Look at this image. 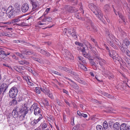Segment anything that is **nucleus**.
<instances>
[{
  "label": "nucleus",
  "mask_w": 130,
  "mask_h": 130,
  "mask_svg": "<svg viewBox=\"0 0 130 130\" xmlns=\"http://www.w3.org/2000/svg\"><path fill=\"white\" fill-rule=\"evenodd\" d=\"M123 43L125 44V46H127V45H129L130 44V41H129L128 39H125L124 40Z\"/></svg>",
  "instance_id": "7c9ffc66"
},
{
  "label": "nucleus",
  "mask_w": 130,
  "mask_h": 130,
  "mask_svg": "<svg viewBox=\"0 0 130 130\" xmlns=\"http://www.w3.org/2000/svg\"><path fill=\"white\" fill-rule=\"evenodd\" d=\"M126 53L128 56L130 57V52L128 50L126 51Z\"/></svg>",
  "instance_id": "0e129e2a"
},
{
  "label": "nucleus",
  "mask_w": 130,
  "mask_h": 130,
  "mask_svg": "<svg viewBox=\"0 0 130 130\" xmlns=\"http://www.w3.org/2000/svg\"><path fill=\"white\" fill-rule=\"evenodd\" d=\"M97 130H103L102 127L99 125H98L96 127Z\"/></svg>",
  "instance_id": "37998d69"
},
{
  "label": "nucleus",
  "mask_w": 130,
  "mask_h": 130,
  "mask_svg": "<svg viewBox=\"0 0 130 130\" xmlns=\"http://www.w3.org/2000/svg\"><path fill=\"white\" fill-rule=\"evenodd\" d=\"M26 115L23 114H22L21 115H19V119L20 120L22 121L23 120L25 117V116Z\"/></svg>",
  "instance_id": "a19ab883"
},
{
  "label": "nucleus",
  "mask_w": 130,
  "mask_h": 130,
  "mask_svg": "<svg viewBox=\"0 0 130 130\" xmlns=\"http://www.w3.org/2000/svg\"><path fill=\"white\" fill-rule=\"evenodd\" d=\"M107 75L108 76V78L109 79H111V78H114L113 75L110 73V72Z\"/></svg>",
  "instance_id": "ea45409f"
},
{
  "label": "nucleus",
  "mask_w": 130,
  "mask_h": 130,
  "mask_svg": "<svg viewBox=\"0 0 130 130\" xmlns=\"http://www.w3.org/2000/svg\"><path fill=\"white\" fill-rule=\"evenodd\" d=\"M48 24L47 22H46L43 19L41 21H39L38 23V25H45Z\"/></svg>",
  "instance_id": "bb28decb"
},
{
  "label": "nucleus",
  "mask_w": 130,
  "mask_h": 130,
  "mask_svg": "<svg viewBox=\"0 0 130 130\" xmlns=\"http://www.w3.org/2000/svg\"><path fill=\"white\" fill-rule=\"evenodd\" d=\"M108 52L109 56L112 58L114 61L116 62L117 61L121 64V62H122V58L118 56L117 53H116L115 51L112 50V54L109 51H108Z\"/></svg>",
  "instance_id": "f03ea898"
},
{
  "label": "nucleus",
  "mask_w": 130,
  "mask_h": 130,
  "mask_svg": "<svg viewBox=\"0 0 130 130\" xmlns=\"http://www.w3.org/2000/svg\"><path fill=\"white\" fill-rule=\"evenodd\" d=\"M20 21V20L19 18H15L13 19L11 21V22L12 23H15L17 22Z\"/></svg>",
  "instance_id": "c9c22d12"
},
{
  "label": "nucleus",
  "mask_w": 130,
  "mask_h": 130,
  "mask_svg": "<svg viewBox=\"0 0 130 130\" xmlns=\"http://www.w3.org/2000/svg\"><path fill=\"white\" fill-rule=\"evenodd\" d=\"M22 98L21 96H19L18 97V98L17 99V101L18 102H20L22 100Z\"/></svg>",
  "instance_id": "13d9d810"
},
{
  "label": "nucleus",
  "mask_w": 130,
  "mask_h": 130,
  "mask_svg": "<svg viewBox=\"0 0 130 130\" xmlns=\"http://www.w3.org/2000/svg\"><path fill=\"white\" fill-rule=\"evenodd\" d=\"M28 110L27 107L25 106V105L21 107L20 108H19V112L20 113L26 115L28 112Z\"/></svg>",
  "instance_id": "423d86ee"
},
{
  "label": "nucleus",
  "mask_w": 130,
  "mask_h": 130,
  "mask_svg": "<svg viewBox=\"0 0 130 130\" xmlns=\"http://www.w3.org/2000/svg\"><path fill=\"white\" fill-rule=\"evenodd\" d=\"M113 110V108L112 107H109L106 110V112H107L109 113L112 112V111Z\"/></svg>",
  "instance_id": "79ce46f5"
},
{
  "label": "nucleus",
  "mask_w": 130,
  "mask_h": 130,
  "mask_svg": "<svg viewBox=\"0 0 130 130\" xmlns=\"http://www.w3.org/2000/svg\"><path fill=\"white\" fill-rule=\"evenodd\" d=\"M30 58L34 60L39 62H41V61L39 59L34 57L33 56H31Z\"/></svg>",
  "instance_id": "72a5a7b5"
},
{
  "label": "nucleus",
  "mask_w": 130,
  "mask_h": 130,
  "mask_svg": "<svg viewBox=\"0 0 130 130\" xmlns=\"http://www.w3.org/2000/svg\"><path fill=\"white\" fill-rule=\"evenodd\" d=\"M81 116L83 117L84 118H86L87 117V114L82 113V115Z\"/></svg>",
  "instance_id": "69168bd1"
},
{
  "label": "nucleus",
  "mask_w": 130,
  "mask_h": 130,
  "mask_svg": "<svg viewBox=\"0 0 130 130\" xmlns=\"http://www.w3.org/2000/svg\"><path fill=\"white\" fill-rule=\"evenodd\" d=\"M29 8L28 5L26 3H25L22 5L21 9L23 12L25 13L28 10Z\"/></svg>",
  "instance_id": "f8f14e48"
},
{
  "label": "nucleus",
  "mask_w": 130,
  "mask_h": 130,
  "mask_svg": "<svg viewBox=\"0 0 130 130\" xmlns=\"http://www.w3.org/2000/svg\"><path fill=\"white\" fill-rule=\"evenodd\" d=\"M102 94L104 96H105L107 97H108L109 98H110V97H109L110 95L109 94H108V93H106L104 92Z\"/></svg>",
  "instance_id": "603ef678"
},
{
  "label": "nucleus",
  "mask_w": 130,
  "mask_h": 130,
  "mask_svg": "<svg viewBox=\"0 0 130 130\" xmlns=\"http://www.w3.org/2000/svg\"><path fill=\"white\" fill-rule=\"evenodd\" d=\"M102 72L103 74L104 75H107L109 72L107 70L105 69H103L102 71Z\"/></svg>",
  "instance_id": "58836bf2"
},
{
  "label": "nucleus",
  "mask_w": 130,
  "mask_h": 130,
  "mask_svg": "<svg viewBox=\"0 0 130 130\" xmlns=\"http://www.w3.org/2000/svg\"><path fill=\"white\" fill-rule=\"evenodd\" d=\"M68 30H67V29L65 28L64 29V30H63V33L64 35H65L66 34H67V32H68Z\"/></svg>",
  "instance_id": "e2e57ef3"
},
{
  "label": "nucleus",
  "mask_w": 130,
  "mask_h": 130,
  "mask_svg": "<svg viewBox=\"0 0 130 130\" xmlns=\"http://www.w3.org/2000/svg\"><path fill=\"white\" fill-rule=\"evenodd\" d=\"M104 9L106 12H109L110 10V7L109 4L106 5L104 6Z\"/></svg>",
  "instance_id": "5701e85b"
},
{
  "label": "nucleus",
  "mask_w": 130,
  "mask_h": 130,
  "mask_svg": "<svg viewBox=\"0 0 130 130\" xmlns=\"http://www.w3.org/2000/svg\"><path fill=\"white\" fill-rule=\"evenodd\" d=\"M126 61L127 64L129 65H130V59H127L126 60Z\"/></svg>",
  "instance_id": "4d7b16f0"
},
{
  "label": "nucleus",
  "mask_w": 130,
  "mask_h": 130,
  "mask_svg": "<svg viewBox=\"0 0 130 130\" xmlns=\"http://www.w3.org/2000/svg\"><path fill=\"white\" fill-rule=\"evenodd\" d=\"M127 126L126 124L125 123L122 124L120 126V130H127Z\"/></svg>",
  "instance_id": "4be33fe9"
},
{
  "label": "nucleus",
  "mask_w": 130,
  "mask_h": 130,
  "mask_svg": "<svg viewBox=\"0 0 130 130\" xmlns=\"http://www.w3.org/2000/svg\"><path fill=\"white\" fill-rule=\"evenodd\" d=\"M78 58L79 59L78 61L79 62V64L83 63V64H85L87 63L85 59L82 57L80 56H78Z\"/></svg>",
  "instance_id": "2eb2a0df"
},
{
  "label": "nucleus",
  "mask_w": 130,
  "mask_h": 130,
  "mask_svg": "<svg viewBox=\"0 0 130 130\" xmlns=\"http://www.w3.org/2000/svg\"><path fill=\"white\" fill-rule=\"evenodd\" d=\"M103 126L105 129H106L107 128L108 125L106 121H105L104 122L103 124Z\"/></svg>",
  "instance_id": "f704fd0d"
},
{
  "label": "nucleus",
  "mask_w": 130,
  "mask_h": 130,
  "mask_svg": "<svg viewBox=\"0 0 130 130\" xmlns=\"http://www.w3.org/2000/svg\"><path fill=\"white\" fill-rule=\"evenodd\" d=\"M91 27L89 26H87V28L88 30L90 31H93L94 32L97 31V29L95 26L94 25L93 23H91L90 24Z\"/></svg>",
  "instance_id": "9d476101"
},
{
  "label": "nucleus",
  "mask_w": 130,
  "mask_h": 130,
  "mask_svg": "<svg viewBox=\"0 0 130 130\" xmlns=\"http://www.w3.org/2000/svg\"><path fill=\"white\" fill-rule=\"evenodd\" d=\"M94 56H95L96 58L99 60H101V58L99 57L97 53H96V54H95Z\"/></svg>",
  "instance_id": "09e8293b"
},
{
  "label": "nucleus",
  "mask_w": 130,
  "mask_h": 130,
  "mask_svg": "<svg viewBox=\"0 0 130 130\" xmlns=\"http://www.w3.org/2000/svg\"><path fill=\"white\" fill-rule=\"evenodd\" d=\"M75 44L77 45H78L79 46H81L82 45V43H80L79 42H75Z\"/></svg>",
  "instance_id": "6e6d98bb"
},
{
  "label": "nucleus",
  "mask_w": 130,
  "mask_h": 130,
  "mask_svg": "<svg viewBox=\"0 0 130 130\" xmlns=\"http://www.w3.org/2000/svg\"><path fill=\"white\" fill-rule=\"evenodd\" d=\"M89 7L93 13L98 17L99 19L102 22H104L103 18V14L101 10L99 9L96 5L91 4L89 6Z\"/></svg>",
  "instance_id": "f257e3e1"
},
{
  "label": "nucleus",
  "mask_w": 130,
  "mask_h": 130,
  "mask_svg": "<svg viewBox=\"0 0 130 130\" xmlns=\"http://www.w3.org/2000/svg\"><path fill=\"white\" fill-rule=\"evenodd\" d=\"M47 125L45 123H44L42 125V128H45L46 127Z\"/></svg>",
  "instance_id": "bf43d9fd"
},
{
  "label": "nucleus",
  "mask_w": 130,
  "mask_h": 130,
  "mask_svg": "<svg viewBox=\"0 0 130 130\" xmlns=\"http://www.w3.org/2000/svg\"><path fill=\"white\" fill-rule=\"evenodd\" d=\"M64 8L66 10L71 12H76L78 10L77 9L75 8V7L70 6H65Z\"/></svg>",
  "instance_id": "0eeeda50"
},
{
  "label": "nucleus",
  "mask_w": 130,
  "mask_h": 130,
  "mask_svg": "<svg viewBox=\"0 0 130 130\" xmlns=\"http://www.w3.org/2000/svg\"><path fill=\"white\" fill-rule=\"evenodd\" d=\"M44 18L43 19V21H44L48 23V22H51L52 20V19L49 16H46L45 15L44 16Z\"/></svg>",
  "instance_id": "f3484780"
},
{
  "label": "nucleus",
  "mask_w": 130,
  "mask_h": 130,
  "mask_svg": "<svg viewBox=\"0 0 130 130\" xmlns=\"http://www.w3.org/2000/svg\"><path fill=\"white\" fill-rule=\"evenodd\" d=\"M18 92L17 89L13 87L10 89L9 93V95L10 98L15 99L16 98Z\"/></svg>",
  "instance_id": "7ed1b4c3"
},
{
  "label": "nucleus",
  "mask_w": 130,
  "mask_h": 130,
  "mask_svg": "<svg viewBox=\"0 0 130 130\" xmlns=\"http://www.w3.org/2000/svg\"><path fill=\"white\" fill-rule=\"evenodd\" d=\"M68 33L74 39L77 38V36L75 33V31L73 28L69 29L68 31Z\"/></svg>",
  "instance_id": "1a4fd4ad"
},
{
  "label": "nucleus",
  "mask_w": 130,
  "mask_h": 130,
  "mask_svg": "<svg viewBox=\"0 0 130 130\" xmlns=\"http://www.w3.org/2000/svg\"><path fill=\"white\" fill-rule=\"evenodd\" d=\"M41 53L47 56H49L51 55V54L49 52L42 50H41Z\"/></svg>",
  "instance_id": "393cba45"
},
{
  "label": "nucleus",
  "mask_w": 130,
  "mask_h": 130,
  "mask_svg": "<svg viewBox=\"0 0 130 130\" xmlns=\"http://www.w3.org/2000/svg\"><path fill=\"white\" fill-rule=\"evenodd\" d=\"M5 13V12H3L2 11H0V16H3Z\"/></svg>",
  "instance_id": "680f3d73"
},
{
  "label": "nucleus",
  "mask_w": 130,
  "mask_h": 130,
  "mask_svg": "<svg viewBox=\"0 0 130 130\" xmlns=\"http://www.w3.org/2000/svg\"><path fill=\"white\" fill-rule=\"evenodd\" d=\"M42 118V116L40 115V117H39L38 119H34V120L32 121L30 123L31 125L34 126L41 120Z\"/></svg>",
  "instance_id": "ddd939ff"
},
{
  "label": "nucleus",
  "mask_w": 130,
  "mask_h": 130,
  "mask_svg": "<svg viewBox=\"0 0 130 130\" xmlns=\"http://www.w3.org/2000/svg\"><path fill=\"white\" fill-rule=\"evenodd\" d=\"M117 13L119 15V17L122 19L124 22H125L124 21V17L123 16L122 14H121L120 12H117Z\"/></svg>",
  "instance_id": "e433bc0d"
},
{
  "label": "nucleus",
  "mask_w": 130,
  "mask_h": 130,
  "mask_svg": "<svg viewBox=\"0 0 130 130\" xmlns=\"http://www.w3.org/2000/svg\"><path fill=\"white\" fill-rule=\"evenodd\" d=\"M19 107H16L14 108L12 112V115L14 118H16L18 117L20 115V112L19 111Z\"/></svg>",
  "instance_id": "6e6552de"
},
{
  "label": "nucleus",
  "mask_w": 130,
  "mask_h": 130,
  "mask_svg": "<svg viewBox=\"0 0 130 130\" xmlns=\"http://www.w3.org/2000/svg\"><path fill=\"white\" fill-rule=\"evenodd\" d=\"M31 108H33L34 109V114L36 116H38L40 117V115L42 116L41 114V110L38 107L34 105H32L31 107Z\"/></svg>",
  "instance_id": "39448f33"
},
{
  "label": "nucleus",
  "mask_w": 130,
  "mask_h": 130,
  "mask_svg": "<svg viewBox=\"0 0 130 130\" xmlns=\"http://www.w3.org/2000/svg\"><path fill=\"white\" fill-rule=\"evenodd\" d=\"M122 47H121V50L123 52H125V51H126V49L127 48V46L124 45L123 44H122Z\"/></svg>",
  "instance_id": "c756f323"
},
{
  "label": "nucleus",
  "mask_w": 130,
  "mask_h": 130,
  "mask_svg": "<svg viewBox=\"0 0 130 130\" xmlns=\"http://www.w3.org/2000/svg\"><path fill=\"white\" fill-rule=\"evenodd\" d=\"M63 70L64 71H65L67 72H69L70 71V70L69 69L64 67V68Z\"/></svg>",
  "instance_id": "8fccbe9b"
},
{
  "label": "nucleus",
  "mask_w": 130,
  "mask_h": 130,
  "mask_svg": "<svg viewBox=\"0 0 130 130\" xmlns=\"http://www.w3.org/2000/svg\"><path fill=\"white\" fill-rule=\"evenodd\" d=\"M47 95L50 98H52L53 95L51 93H49L48 94H47Z\"/></svg>",
  "instance_id": "338daca9"
},
{
  "label": "nucleus",
  "mask_w": 130,
  "mask_h": 130,
  "mask_svg": "<svg viewBox=\"0 0 130 130\" xmlns=\"http://www.w3.org/2000/svg\"><path fill=\"white\" fill-rule=\"evenodd\" d=\"M114 130H119L120 128V124L118 122L115 123L113 126Z\"/></svg>",
  "instance_id": "a211bd4d"
},
{
  "label": "nucleus",
  "mask_w": 130,
  "mask_h": 130,
  "mask_svg": "<svg viewBox=\"0 0 130 130\" xmlns=\"http://www.w3.org/2000/svg\"><path fill=\"white\" fill-rule=\"evenodd\" d=\"M91 60L90 62V63L91 65L95 66V63L93 61Z\"/></svg>",
  "instance_id": "052dcab7"
},
{
  "label": "nucleus",
  "mask_w": 130,
  "mask_h": 130,
  "mask_svg": "<svg viewBox=\"0 0 130 130\" xmlns=\"http://www.w3.org/2000/svg\"><path fill=\"white\" fill-rule=\"evenodd\" d=\"M56 101L57 104L58 105L60 106H61V102L58 100V99H56Z\"/></svg>",
  "instance_id": "864d4df0"
},
{
  "label": "nucleus",
  "mask_w": 130,
  "mask_h": 130,
  "mask_svg": "<svg viewBox=\"0 0 130 130\" xmlns=\"http://www.w3.org/2000/svg\"><path fill=\"white\" fill-rule=\"evenodd\" d=\"M19 26H28V25L24 22H22L20 24H18Z\"/></svg>",
  "instance_id": "c03bdc74"
},
{
  "label": "nucleus",
  "mask_w": 130,
  "mask_h": 130,
  "mask_svg": "<svg viewBox=\"0 0 130 130\" xmlns=\"http://www.w3.org/2000/svg\"><path fill=\"white\" fill-rule=\"evenodd\" d=\"M14 12H15V13L16 14H18L20 13L21 11L20 7L18 6V7L15 8Z\"/></svg>",
  "instance_id": "c85d7f7f"
},
{
  "label": "nucleus",
  "mask_w": 130,
  "mask_h": 130,
  "mask_svg": "<svg viewBox=\"0 0 130 130\" xmlns=\"http://www.w3.org/2000/svg\"><path fill=\"white\" fill-rule=\"evenodd\" d=\"M1 54L5 56H7L10 54V53L9 52H6V51L2 50V49L1 50Z\"/></svg>",
  "instance_id": "cd10ccee"
},
{
  "label": "nucleus",
  "mask_w": 130,
  "mask_h": 130,
  "mask_svg": "<svg viewBox=\"0 0 130 130\" xmlns=\"http://www.w3.org/2000/svg\"><path fill=\"white\" fill-rule=\"evenodd\" d=\"M68 83L70 85L71 87H72L74 89H78L79 88L78 86V85L75 83L72 84H70L69 82H68Z\"/></svg>",
  "instance_id": "b1692460"
},
{
  "label": "nucleus",
  "mask_w": 130,
  "mask_h": 130,
  "mask_svg": "<svg viewBox=\"0 0 130 130\" xmlns=\"http://www.w3.org/2000/svg\"><path fill=\"white\" fill-rule=\"evenodd\" d=\"M78 67L80 68L83 70L85 71L87 70V68L85 67V64L83 63H80L78 65Z\"/></svg>",
  "instance_id": "a878e982"
},
{
  "label": "nucleus",
  "mask_w": 130,
  "mask_h": 130,
  "mask_svg": "<svg viewBox=\"0 0 130 130\" xmlns=\"http://www.w3.org/2000/svg\"><path fill=\"white\" fill-rule=\"evenodd\" d=\"M31 1V3L32 4V6H33V8L32 9H34L37 6V4H36L35 3L33 2L32 0H30Z\"/></svg>",
  "instance_id": "4c0bfd02"
},
{
  "label": "nucleus",
  "mask_w": 130,
  "mask_h": 130,
  "mask_svg": "<svg viewBox=\"0 0 130 130\" xmlns=\"http://www.w3.org/2000/svg\"><path fill=\"white\" fill-rule=\"evenodd\" d=\"M80 48V51L82 52L83 53V52H85V50L88 48V47L85 44L83 45V44L81 46Z\"/></svg>",
  "instance_id": "412c9836"
},
{
  "label": "nucleus",
  "mask_w": 130,
  "mask_h": 130,
  "mask_svg": "<svg viewBox=\"0 0 130 130\" xmlns=\"http://www.w3.org/2000/svg\"><path fill=\"white\" fill-rule=\"evenodd\" d=\"M99 63L100 66H102L106 63V62L104 60H102L99 61Z\"/></svg>",
  "instance_id": "473e14b6"
},
{
  "label": "nucleus",
  "mask_w": 130,
  "mask_h": 130,
  "mask_svg": "<svg viewBox=\"0 0 130 130\" xmlns=\"http://www.w3.org/2000/svg\"><path fill=\"white\" fill-rule=\"evenodd\" d=\"M12 104H13L14 105H16L17 103V101L15 99H13L11 101Z\"/></svg>",
  "instance_id": "a18cd8bd"
},
{
  "label": "nucleus",
  "mask_w": 130,
  "mask_h": 130,
  "mask_svg": "<svg viewBox=\"0 0 130 130\" xmlns=\"http://www.w3.org/2000/svg\"><path fill=\"white\" fill-rule=\"evenodd\" d=\"M15 54L17 56H18L20 57L22 59H25L26 58V57L24 56L25 54H24V53H21L19 52H16L15 53Z\"/></svg>",
  "instance_id": "aec40b11"
},
{
  "label": "nucleus",
  "mask_w": 130,
  "mask_h": 130,
  "mask_svg": "<svg viewBox=\"0 0 130 130\" xmlns=\"http://www.w3.org/2000/svg\"><path fill=\"white\" fill-rule=\"evenodd\" d=\"M79 83L83 84H85V81L81 79L80 80V81L79 82Z\"/></svg>",
  "instance_id": "774afa93"
},
{
  "label": "nucleus",
  "mask_w": 130,
  "mask_h": 130,
  "mask_svg": "<svg viewBox=\"0 0 130 130\" xmlns=\"http://www.w3.org/2000/svg\"><path fill=\"white\" fill-rule=\"evenodd\" d=\"M1 35H0V36H3L9 37H11L12 35L11 33L9 32H2L1 33Z\"/></svg>",
  "instance_id": "dca6fc26"
},
{
  "label": "nucleus",
  "mask_w": 130,
  "mask_h": 130,
  "mask_svg": "<svg viewBox=\"0 0 130 130\" xmlns=\"http://www.w3.org/2000/svg\"><path fill=\"white\" fill-rule=\"evenodd\" d=\"M6 93L5 92H4V91L2 90V89L0 88V96L1 95H3L4 93Z\"/></svg>",
  "instance_id": "de8ad7c7"
},
{
  "label": "nucleus",
  "mask_w": 130,
  "mask_h": 130,
  "mask_svg": "<svg viewBox=\"0 0 130 130\" xmlns=\"http://www.w3.org/2000/svg\"><path fill=\"white\" fill-rule=\"evenodd\" d=\"M30 50H25L23 51V52L24 53L25 55H27V54L28 53Z\"/></svg>",
  "instance_id": "49530a36"
},
{
  "label": "nucleus",
  "mask_w": 130,
  "mask_h": 130,
  "mask_svg": "<svg viewBox=\"0 0 130 130\" xmlns=\"http://www.w3.org/2000/svg\"><path fill=\"white\" fill-rule=\"evenodd\" d=\"M83 54L84 57L88 59L89 60H93V59H91L90 55L89 54L87 53L86 52H83Z\"/></svg>",
  "instance_id": "6ab92c4d"
},
{
  "label": "nucleus",
  "mask_w": 130,
  "mask_h": 130,
  "mask_svg": "<svg viewBox=\"0 0 130 130\" xmlns=\"http://www.w3.org/2000/svg\"><path fill=\"white\" fill-rule=\"evenodd\" d=\"M36 92L38 94H40V91L38 87H36Z\"/></svg>",
  "instance_id": "3c124183"
},
{
  "label": "nucleus",
  "mask_w": 130,
  "mask_h": 130,
  "mask_svg": "<svg viewBox=\"0 0 130 130\" xmlns=\"http://www.w3.org/2000/svg\"><path fill=\"white\" fill-rule=\"evenodd\" d=\"M64 51L65 54V57H66V59H72V55L68 51L67 49H64Z\"/></svg>",
  "instance_id": "9b49d317"
},
{
  "label": "nucleus",
  "mask_w": 130,
  "mask_h": 130,
  "mask_svg": "<svg viewBox=\"0 0 130 130\" xmlns=\"http://www.w3.org/2000/svg\"><path fill=\"white\" fill-rule=\"evenodd\" d=\"M8 87V85H7L6 83H3L1 85L0 87V88H1L4 92H5L6 93L7 89Z\"/></svg>",
  "instance_id": "4468645a"
},
{
  "label": "nucleus",
  "mask_w": 130,
  "mask_h": 130,
  "mask_svg": "<svg viewBox=\"0 0 130 130\" xmlns=\"http://www.w3.org/2000/svg\"><path fill=\"white\" fill-rule=\"evenodd\" d=\"M33 55L36 57H37V53L34 52H33L31 51L30 50L28 53L27 54V55Z\"/></svg>",
  "instance_id": "2f4dec72"
},
{
  "label": "nucleus",
  "mask_w": 130,
  "mask_h": 130,
  "mask_svg": "<svg viewBox=\"0 0 130 130\" xmlns=\"http://www.w3.org/2000/svg\"><path fill=\"white\" fill-rule=\"evenodd\" d=\"M13 8L11 6H9L6 11V13L8 17L10 18L15 14L13 10Z\"/></svg>",
  "instance_id": "20e7f679"
},
{
  "label": "nucleus",
  "mask_w": 130,
  "mask_h": 130,
  "mask_svg": "<svg viewBox=\"0 0 130 130\" xmlns=\"http://www.w3.org/2000/svg\"><path fill=\"white\" fill-rule=\"evenodd\" d=\"M25 60L19 61L18 63L20 64L23 65L24 64Z\"/></svg>",
  "instance_id": "5fc2aeb1"
}]
</instances>
